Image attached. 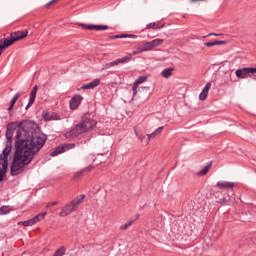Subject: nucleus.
<instances>
[{
  "label": "nucleus",
  "mask_w": 256,
  "mask_h": 256,
  "mask_svg": "<svg viewBox=\"0 0 256 256\" xmlns=\"http://www.w3.org/2000/svg\"><path fill=\"white\" fill-rule=\"evenodd\" d=\"M7 213H9V207L7 206H2L0 208V215H7Z\"/></svg>",
  "instance_id": "obj_30"
},
{
  "label": "nucleus",
  "mask_w": 256,
  "mask_h": 256,
  "mask_svg": "<svg viewBox=\"0 0 256 256\" xmlns=\"http://www.w3.org/2000/svg\"><path fill=\"white\" fill-rule=\"evenodd\" d=\"M13 109V107H11V105L8 108V111H11Z\"/></svg>",
  "instance_id": "obj_36"
},
{
  "label": "nucleus",
  "mask_w": 256,
  "mask_h": 256,
  "mask_svg": "<svg viewBox=\"0 0 256 256\" xmlns=\"http://www.w3.org/2000/svg\"><path fill=\"white\" fill-rule=\"evenodd\" d=\"M145 81H147V76H140L133 85L132 91H133V95H137V87H139V85H141L142 83H145Z\"/></svg>",
  "instance_id": "obj_14"
},
{
  "label": "nucleus",
  "mask_w": 256,
  "mask_h": 256,
  "mask_svg": "<svg viewBox=\"0 0 256 256\" xmlns=\"http://www.w3.org/2000/svg\"><path fill=\"white\" fill-rule=\"evenodd\" d=\"M163 39L157 38L152 41H150V45L152 46V49H155V47H159V45H162Z\"/></svg>",
  "instance_id": "obj_22"
},
{
  "label": "nucleus",
  "mask_w": 256,
  "mask_h": 256,
  "mask_svg": "<svg viewBox=\"0 0 256 256\" xmlns=\"http://www.w3.org/2000/svg\"><path fill=\"white\" fill-rule=\"evenodd\" d=\"M1 53H3V51H0V55H1Z\"/></svg>",
  "instance_id": "obj_37"
},
{
  "label": "nucleus",
  "mask_w": 256,
  "mask_h": 256,
  "mask_svg": "<svg viewBox=\"0 0 256 256\" xmlns=\"http://www.w3.org/2000/svg\"><path fill=\"white\" fill-rule=\"evenodd\" d=\"M112 39H137V35L135 34H122V35H115L111 37Z\"/></svg>",
  "instance_id": "obj_17"
},
{
  "label": "nucleus",
  "mask_w": 256,
  "mask_h": 256,
  "mask_svg": "<svg viewBox=\"0 0 256 256\" xmlns=\"http://www.w3.org/2000/svg\"><path fill=\"white\" fill-rule=\"evenodd\" d=\"M96 125L97 121L91 118V114H85L81 122L68 131L65 137L69 139V137H77L78 135H83V133H89V131L95 129Z\"/></svg>",
  "instance_id": "obj_2"
},
{
  "label": "nucleus",
  "mask_w": 256,
  "mask_h": 256,
  "mask_svg": "<svg viewBox=\"0 0 256 256\" xmlns=\"http://www.w3.org/2000/svg\"><path fill=\"white\" fill-rule=\"evenodd\" d=\"M32 91H36L37 92V86H34Z\"/></svg>",
  "instance_id": "obj_35"
},
{
  "label": "nucleus",
  "mask_w": 256,
  "mask_h": 256,
  "mask_svg": "<svg viewBox=\"0 0 256 256\" xmlns=\"http://www.w3.org/2000/svg\"><path fill=\"white\" fill-rule=\"evenodd\" d=\"M83 29H88L89 31H107V29H109V26L107 25H82Z\"/></svg>",
  "instance_id": "obj_10"
},
{
  "label": "nucleus",
  "mask_w": 256,
  "mask_h": 256,
  "mask_svg": "<svg viewBox=\"0 0 256 256\" xmlns=\"http://www.w3.org/2000/svg\"><path fill=\"white\" fill-rule=\"evenodd\" d=\"M75 144H63L62 146H58L52 153V157H57V155H61V153H65V151H69V149H73Z\"/></svg>",
  "instance_id": "obj_9"
},
{
  "label": "nucleus",
  "mask_w": 256,
  "mask_h": 256,
  "mask_svg": "<svg viewBox=\"0 0 256 256\" xmlns=\"http://www.w3.org/2000/svg\"><path fill=\"white\" fill-rule=\"evenodd\" d=\"M161 131H163V126L157 128L151 134H148L147 135L148 138L145 136H139L138 139H140V141H142V143H144V145H149V141H151V139H155V137H157V135H160Z\"/></svg>",
  "instance_id": "obj_8"
},
{
  "label": "nucleus",
  "mask_w": 256,
  "mask_h": 256,
  "mask_svg": "<svg viewBox=\"0 0 256 256\" xmlns=\"http://www.w3.org/2000/svg\"><path fill=\"white\" fill-rule=\"evenodd\" d=\"M46 215H47V212L40 213L29 220H26L24 222H19V225H23L24 227H33V225H37L39 221H43Z\"/></svg>",
  "instance_id": "obj_7"
},
{
  "label": "nucleus",
  "mask_w": 256,
  "mask_h": 256,
  "mask_svg": "<svg viewBox=\"0 0 256 256\" xmlns=\"http://www.w3.org/2000/svg\"><path fill=\"white\" fill-rule=\"evenodd\" d=\"M101 84V79H95L90 83L84 84L82 86V89H95V87H98V85Z\"/></svg>",
  "instance_id": "obj_16"
},
{
  "label": "nucleus",
  "mask_w": 256,
  "mask_h": 256,
  "mask_svg": "<svg viewBox=\"0 0 256 256\" xmlns=\"http://www.w3.org/2000/svg\"><path fill=\"white\" fill-rule=\"evenodd\" d=\"M209 169H211V165L205 166L201 171L197 173L199 177L205 176L207 173H209Z\"/></svg>",
  "instance_id": "obj_23"
},
{
  "label": "nucleus",
  "mask_w": 256,
  "mask_h": 256,
  "mask_svg": "<svg viewBox=\"0 0 256 256\" xmlns=\"http://www.w3.org/2000/svg\"><path fill=\"white\" fill-rule=\"evenodd\" d=\"M28 34L29 31L27 30L12 32L10 35L11 39H5L3 44H0V51H3V49H7V47H11V45H13V43H15L16 41H21V39H25Z\"/></svg>",
  "instance_id": "obj_4"
},
{
  "label": "nucleus",
  "mask_w": 256,
  "mask_h": 256,
  "mask_svg": "<svg viewBox=\"0 0 256 256\" xmlns=\"http://www.w3.org/2000/svg\"><path fill=\"white\" fill-rule=\"evenodd\" d=\"M210 35H214L215 37H219V35H221V34L212 33V34H210Z\"/></svg>",
  "instance_id": "obj_34"
},
{
  "label": "nucleus",
  "mask_w": 256,
  "mask_h": 256,
  "mask_svg": "<svg viewBox=\"0 0 256 256\" xmlns=\"http://www.w3.org/2000/svg\"><path fill=\"white\" fill-rule=\"evenodd\" d=\"M91 169H93V166H88V167L85 168L84 170L77 172V173H76V177H81V174H82V173H85V172H87V171H91Z\"/></svg>",
  "instance_id": "obj_29"
},
{
  "label": "nucleus",
  "mask_w": 256,
  "mask_h": 256,
  "mask_svg": "<svg viewBox=\"0 0 256 256\" xmlns=\"http://www.w3.org/2000/svg\"><path fill=\"white\" fill-rule=\"evenodd\" d=\"M16 131V151L14 153L11 166V175H19L25 171V167L33 161V158L45 145L47 136L41 133L39 125L31 120H24L7 125L6 139H13V133Z\"/></svg>",
  "instance_id": "obj_1"
},
{
  "label": "nucleus",
  "mask_w": 256,
  "mask_h": 256,
  "mask_svg": "<svg viewBox=\"0 0 256 256\" xmlns=\"http://www.w3.org/2000/svg\"><path fill=\"white\" fill-rule=\"evenodd\" d=\"M81 101H83V98L81 95H75L70 100V109L75 110L79 105H81Z\"/></svg>",
  "instance_id": "obj_11"
},
{
  "label": "nucleus",
  "mask_w": 256,
  "mask_h": 256,
  "mask_svg": "<svg viewBox=\"0 0 256 256\" xmlns=\"http://www.w3.org/2000/svg\"><path fill=\"white\" fill-rule=\"evenodd\" d=\"M131 60V55L125 56L123 58L117 59L116 60V65H119L120 63H127V61Z\"/></svg>",
  "instance_id": "obj_26"
},
{
  "label": "nucleus",
  "mask_w": 256,
  "mask_h": 256,
  "mask_svg": "<svg viewBox=\"0 0 256 256\" xmlns=\"http://www.w3.org/2000/svg\"><path fill=\"white\" fill-rule=\"evenodd\" d=\"M136 135H137V131H135Z\"/></svg>",
  "instance_id": "obj_39"
},
{
  "label": "nucleus",
  "mask_w": 256,
  "mask_h": 256,
  "mask_svg": "<svg viewBox=\"0 0 256 256\" xmlns=\"http://www.w3.org/2000/svg\"><path fill=\"white\" fill-rule=\"evenodd\" d=\"M142 51H153V48L151 46V42H145L144 44L141 45Z\"/></svg>",
  "instance_id": "obj_25"
},
{
  "label": "nucleus",
  "mask_w": 256,
  "mask_h": 256,
  "mask_svg": "<svg viewBox=\"0 0 256 256\" xmlns=\"http://www.w3.org/2000/svg\"><path fill=\"white\" fill-rule=\"evenodd\" d=\"M85 201V195L81 194L77 196L75 199L67 203L60 211L59 217H67L71 215V213H75L79 206Z\"/></svg>",
  "instance_id": "obj_3"
},
{
  "label": "nucleus",
  "mask_w": 256,
  "mask_h": 256,
  "mask_svg": "<svg viewBox=\"0 0 256 256\" xmlns=\"http://www.w3.org/2000/svg\"><path fill=\"white\" fill-rule=\"evenodd\" d=\"M161 22H152L146 26V29H163L165 24L160 25Z\"/></svg>",
  "instance_id": "obj_19"
},
{
  "label": "nucleus",
  "mask_w": 256,
  "mask_h": 256,
  "mask_svg": "<svg viewBox=\"0 0 256 256\" xmlns=\"http://www.w3.org/2000/svg\"><path fill=\"white\" fill-rule=\"evenodd\" d=\"M57 0H52V1H50L47 5L49 6V5H53V3H55Z\"/></svg>",
  "instance_id": "obj_33"
},
{
  "label": "nucleus",
  "mask_w": 256,
  "mask_h": 256,
  "mask_svg": "<svg viewBox=\"0 0 256 256\" xmlns=\"http://www.w3.org/2000/svg\"><path fill=\"white\" fill-rule=\"evenodd\" d=\"M136 135H137V131H135Z\"/></svg>",
  "instance_id": "obj_38"
},
{
  "label": "nucleus",
  "mask_w": 256,
  "mask_h": 256,
  "mask_svg": "<svg viewBox=\"0 0 256 256\" xmlns=\"http://www.w3.org/2000/svg\"><path fill=\"white\" fill-rule=\"evenodd\" d=\"M115 66H117L116 60L113 61V62L106 63V64L102 67L101 71H107V69H111V67H115Z\"/></svg>",
  "instance_id": "obj_24"
},
{
  "label": "nucleus",
  "mask_w": 256,
  "mask_h": 256,
  "mask_svg": "<svg viewBox=\"0 0 256 256\" xmlns=\"http://www.w3.org/2000/svg\"><path fill=\"white\" fill-rule=\"evenodd\" d=\"M235 75L237 79H249V77H256V68L246 67L236 70Z\"/></svg>",
  "instance_id": "obj_6"
},
{
  "label": "nucleus",
  "mask_w": 256,
  "mask_h": 256,
  "mask_svg": "<svg viewBox=\"0 0 256 256\" xmlns=\"http://www.w3.org/2000/svg\"><path fill=\"white\" fill-rule=\"evenodd\" d=\"M209 89H211V83L208 82L203 88L202 92L199 95L200 101H205L207 99V95H209Z\"/></svg>",
  "instance_id": "obj_15"
},
{
  "label": "nucleus",
  "mask_w": 256,
  "mask_h": 256,
  "mask_svg": "<svg viewBox=\"0 0 256 256\" xmlns=\"http://www.w3.org/2000/svg\"><path fill=\"white\" fill-rule=\"evenodd\" d=\"M227 42L223 40H216L214 42H206L205 47H215V45H226Z\"/></svg>",
  "instance_id": "obj_21"
},
{
  "label": "nucleus",
  "mask_w": 256,
  "mask_h": 256,
  "mask_svg": "<svg viewBox=\"0 0 256 256\" xmlns=\"http://www.w3.org/2000/svg\"><path fill=\"white\" fill-rule=\"evenodd\" d=\"M36 97H37V92L35 90H32L30 93L29 103L26 106V110L29 109L31 107V105H33L35 103Z\"/></svg>",
  "instance_id": "obj_18"
},
{
  "label": "nucleus",
  "mask_w": 256,
  "mask_h": 256,
  "mask_svg": "<svg viewBox=\"0 0 256 256\" xmlns=\"http://www.w3.org/2000/svg\"><path fill=\"white\" fill-rule=\"evenodd\" d=\"M132 225H133V222L129 221V222H127L126 224L122 225V226L120 227V229H121L122 231H125V230H127V228L131 227Z\"/></svg>",
  "instance_id": "obj_31"
},
{
  "label": "nucleus",
  "mask_w": 256,
  "mask_h": 256,
  "mask_svg": "<svg viewBox=\"0 0 256 256\" xmlns=\"http://www.w3.org/2000/svg\"><path fill=\"white\" fill-rule=\"evenodd\" d=\"M173 71V68H166L161 72V76L164 77V79H169V77H172Z\"/></svg>",
  "instance_id": "obj_20"
},
{
  "label": "nucleus",
  "mask_w": 256,
  "mask_h": 256,
  "mask_svg": "<svg viewBox=\"0 0 256 256\" xmlns=\"http://www.w3.org/2000/svg\"><path fill=\"white\" fill-rule=\"evenodd\" d=\"M43 118L44 121H59V119H61L55 112H44Z\"/></svg>",
  "instance_id": "obj_13"
},
{
  "label": "nucleus",
  "mask_w": 256,
  "mask_h": 256,
  "mask_svg": "<svg viewBox=\"0 0 256 256\" xmlns=\"http://www.w3.org/2000/svg\"><path fill=\"white\" fill-rule=\"evenodd\" d=\"M19 97H21V92H18L15 94V96L13 97V99L10 102L11 107H15V103H17V100L19 99Z\"/></svg>",
  "instance_id": "obj_27"
},
{
  "label": "nucleus",
  "mask_w": 256,
  "mask_h": 256,
  "mask_svg": "<svg viewBox=\"0 0 256 256\" xmlns=\"http://www.w3.org/2000/svg\"><path fill=\"white\" fill-rule=\"evenodd\" d=\"M9 155H11L10 147H6L0 154V181H3V179H5V175H7Z\"/></svg>",
  "instance_id": "obj_5"
},
{
  "label": "nucleus",
  "mask_w": 256,
  "mask_h": 256,
  "mask_svg": "<svg viewBox=\"0 0 256 256\" xmlns=\"http://www.w3.org/2000/svg\"><path fill=\"white\" fill-rule=\"evenodd\" d=\"M139 53H144L143 47L141 45L135 47L133 50V55H139Z\"/></svg>",
  "instance_id": "obj_28"
},
{
  "label": "nucleus",
  "mask_w": 256,
  "mask_h": 256,
  "mask_svg": "<svg viewBox=\"0 0 256 256\" xmlns=\"http://www.w3.org/2000/svg\"><path fill=\"white\" fill-rule=\"evenodd\" d=\"M216 187L221 190L233 189L235 187V183L227 182V181H219L216 184Z\"/></svg>",
  "instance_id": "obj_12"
},
{
  "label": "nucleus",
  "mask_w": 256,
  "mask_h": 256,
  "mask_svg": "<svg viewBox=\"0 0 256 256\" xmlns=\"http://www.w3.org/2000/svg\"><path fill=\"white\" fill-rule=\"evenodd\" d=\"M57 203H58L57 201L49 203V204H47V207H53V206L57 205Z\"/></svg>",
  "instance_id": "obj_32"
}]
</instances>
